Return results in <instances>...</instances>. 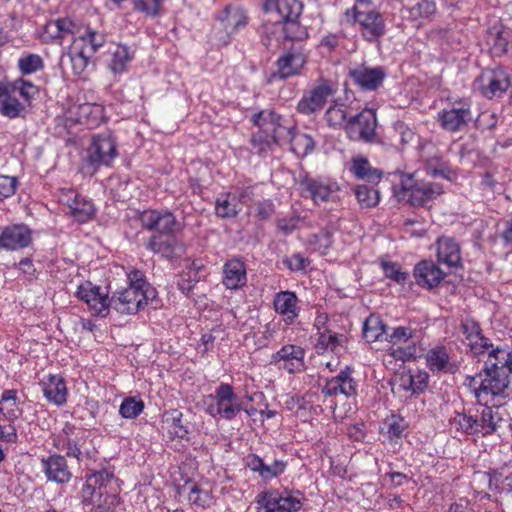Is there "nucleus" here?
<instances>
[{"instance_id":"11","label":"nucleus","mask_w":512,"mask_h":512,"mask_svg":"<svg viewBox=\"0 0 512 512\" xmlns=\"http://www.w3.org/2000/svg\"><path fill=\"white\" fill-rule=\"evenodd\" d=\"M76 294L98 316H107L109 309L112 308V296L109 297L107 293H103L100 287L94 286L90 281L79 285Z\"/></svg>"},{"instance_id":"5","label":"nucleus","mask_w":512,"mask_h":512,"mask_svg":"<svg viewBox=\"0 0 512 512\" xmlns=\"http://www.w3.org/2000/svg\"><path fill=\"white\" fill-rule=\"evenodd\" d=\"M256 512H298L306 500L303 493L296 491L268 490L257 497Z\"/></svg>"},{"instance_id":"61","label":"nucleus","mask_w":512,"mask_h":512,"mask_svg":"<svg viewBox=\"0 0 512 512\" xmlns=\"http://www.w3.org/2000/svg\"><path fill=\"white\" fill-rule=\"evenodd\" d=\"M382 268L385 276L398 284H403L408 278V273L402 271L401 267L395 262L384 261L382 262Z\"/></svg>"},{"instance_id":"57","label":"nucleus","mask_w":512,"mask_h":512,"mask_svg":"<svg viewBox=\"0 0 512 512\" xmlns=\"http://www.w3.org/2000/svg\"><path fill=\"white\" fill-rule=\"evenodd\" d=\"M422 352L423 349L415 342H413L406 347H397L392 349L391 355L394 358L405 362L416 359L421 355Z\"/></svg>"},{"instance_id":"31","label":"nucleus","mask_w":512,"mask_h":512,"mask_svg":"<svg viewBox=\"0 0 512 512\" xmlns=\"http://www.w3.org/2000/svg\"><path fill=\"white\" fill-rule=\"evenodd\" d=\"M176 246L177 241L173 235H153L146 245L149 250L161 254L168 260L177 256Z\"/></svg>"},{"instance_id":"23","label":"nucleus","mask_w":512,"mask_h":512,"mask_svg":"<svg viewBox=\"0 0 512 512\" xmlns=\"http://www.w3.org/2000/svg\"><path fill=\"white\" fill-rule=\"evenodd\" d=\"M438 262L449 268L461 267L462 257L459 244L453 238L442 237L437 241Z\"/></svg>"},{"instance_id":"2","label":"nucleus","mask_w":512,"mask_h":512,"mask_svg":"<svg viewBox=\"0 0 512 512\" xmlns=\"http://www.w3.org/2000/svg\"><path fill=\"white\" fill-rule=\"evenodd\" d=\"M345 17L370 44L379 43L386 34L385 18L373 0H356L353 7L345 11Z\"/></svg>"},{"instance_id":"48","label":"nucleus","mask_w":512,"mask_h":512,"mask_svg":"<svg viewBox=\"0 0 512 512\" xmlns=\"http://www.w3.org/2000/svg\"><path fill=\"white\" fill-rule=\"evenodd\" d=\"M131 60L128 47L118 45L112 52V59L109 63L110 70L115 73H123L127 69V65Z\"/></svg>"},{"instance_id":"43","label":"nucleus","mask_w":512,"mask_h":512,"mask_svg":"<svg viewBox=\"0 0 512 512\" xmlns=\"http://www.w3.org/2000/svg\"><path fill=\"white\" fill-rule=\"evenodd\" d=\"M282 26H277L279 29H283V37L291 41H304L308 38V31L303 26L299 18H292L281 22Z\"/></svg>"},{"instance_id":"25","label":"nucleus","mask_w":512,"mask_h":512,"mask_svg":"<svg viewBox=\"0 0 512 512\" xmlns=\"http://www.w3.org/2000/svg\"><path fill=\"white\" fill-rule=\"evenodd\" d=\"M298 298L294 292L281 291L274 297L275 311L285 317V322L291 324L298 317Z\"/></svg>"},{"instance_id":"37","label":"nucleus","mask_w":512,"mask_h":512,"mask_svg":"<svg viewBox=\"0 0 512 512\" xmlns=\"http://www.w3.org/2000/svg\"><path fill=\"white\" fill-rule=\"evenodd\" d=\"M387 332L388 326L377 315L371 314L364 322L363 335L368 342L384 341Z\"/></svg>"},{"instance_id":"47","label":"nucleus","mask_w":512,"mask_h":512,"mask_svg":"<svg viewBox=\"0 0 512 512\" xmlns=\"http://www.w3.org/2000/svg\"><path fill=\"white\" fill-rule=\"evenodd\" d=\"M274 131L275 130H257L252 134L251 144L258 153L271 149L272 146L277 143L276 136L273 133Z\"/></svg>"},{"instance_id":"12","label":"nucleus","mask_w":512,"mask_h":512,"mask_svg":"<svg viewBox=\"0 0 512 512\" xmlns=\"http://www.w3.org/2000/svg\"><path fill=\"white\" fill-rule=\"evenodd\" d=\"M140 222L148 230L157 232L156 235H175L179 223L175 216L168 211L147 210L141 213Z\"/></svg>"},{"instance_id":"63","label":"nucleus","mask_w":512,"mask_h":512,"mask_svg":"<svg viewBox=\"0 0 512 512\" xmlns=\"http://www.w3.org/2000/svg\"><path fill=\"white\" fill-rule=\"evenodd\" d=\"M18 187V179L14 176L0 175V201L15 194Z\"/></svg>"},{"instance_id":"51","label":"nucleus","mask_w":512,"mask_h":512,"mask_svg":"<svg viewBox=\"0 0 512 512\" xmlns=\"http://www.w3.org/2000/svg\"><path fill=\"white\" fill-rule=\"evenodd\" d=\"M144 402L135 397L125 398L119 408V414L125 419H134L144 410Z\"/></svg>"},{"instance_id":"56","label":"nucleus","mask_w":512,"mask_h":512,"mask_svg":"<svg viewBox=\"0 0 512 512\" xmlns=\"http://www.w3.org/2000/svg\"><path fill=\"white\" fill-rule=\"evenodd\" d=\"M349 124L357 125L359 128H375L377 119L375 110L366 108L354 117H351Z\"/></svg>"},{"instance_id":"62","label":"nucleus","mask_w":512,"mask_h":512,"mask_svg":"<svg viewBox=\"0 0 512 512\" xmlns=\"http://www.w3.org/2000/svg\"><path fill=\"white\" fill-rule=\"evenodd\" d=\"M91 55L84 54L83 51L71 50L70 59L73 67V71L76 75H81L87 68Z\"/></svg>"},{"instance_id":"44","label":"nucleus","mask_w":512,"mask_h":512,"mask_svg":"<svg viewBox=\"0 0 512 512\" xmlns=\"http://www.w3.org/2000/svg\"><path fill=\"white\" fill-rule=\"evenodd\" d=\"M263 25L260 28V35L262 43L266 48L273 46V42L276 44L279 42L280 36L283 35V29H279L277 26H282L281 22L273 19L267 21V18L263 20Z\"/></svg>"},{"instance_id":"27","label":"nucleus","mask_w":512,"mask_h":512,"mask_svg":"<svg viewBox=\"0 0 512 512\" xmlns=\"http://www.w3.org/2000/svg\"><path fill=\"white\" fill-rule=\"evenodd\" d=\"M0 113L11 119L21 117L25 113V107L16 98L13 88L5 83H0Z\"/></svg>"},{"instance_id":"1","label":"nucleus","mask_w":512,"mask_h":512,"mask_svg":"<svg viewBox=\"0 0 512 512\" xmlns=\"http://www.w3.org/2000/svg\"><path fill=\"white\" fill-rule=\"evenodd\" d=\"M483 371L485 378L476 393L479 403L484 395L497 396L508 388L512 374V347L508 344L493 346L488 353Z\"/></svg>"},{"instance_id":"53","label":"nucleus","mask_w":512,"mask_h":512,"mask_svg":"<svg viewBox=\"0 0 512 512\" xmlns=\"http://www.w3.org/2000/svg\"><path fill=\"white\" fill-rule=\"evenodd\" d=\"M5 84L11 86L13 93L19 94L26 102H30L31 99L39 93L37 86L23 79H17L14 82H6Z\"/></svg>"},{"instance_id":"38","label":"nucleus","mask_w":512,"mask_h":512,"mask_svg":"<svg viewBox=\"0 0 512 512\" xmlns=\"http://www.w3.org/2000/svg\"><path fill=\"white\" fill-rule=\"evenodd\" d=\"M501 420L498 407L484 405L478 417L480 435L487 436L495 432Z\"/></svg>"},{"instance_id":"34","label":"nucleus","mask_w":512,"mask_h":512,"mask_svg":"<svg viewBox=\"0 0 512 512\" xmlns=\"http://www.w3.org/2000/svg\"><path fill=\"white\" fill-rule=\"evenodd\" d=\"M440 121L444 128H461L472 121V115L468 108L453 107L440 114Z\"/></svg>"},{"instance_id":"32","label":"nucleus","mask_w":512,"mask_h":512,"mask_svg":"<svg viewBox=\"0 0 512 512\" xmlns=\"http://www.w3.org/2000/svg\"><path fill=\"white\" fill-rule=\"evenodd\" d=\"M0 413L10 422H14L22 415L17 390L8 389L2 392L0 398Z\"/></svg>"},{"instance_id":"20","label":"nucleus","mask_w":512,"mask_h":512,"mask_svg":"<svg viewBox=\"0 0 512 512\" xmlns=\"http://www.w3.org/2000/svg\"><path fill=\"white\" fill-rule=\"evenodd\" d=\"M416 283L427 289L438 286L445 277V273L431 260H422L414 268Z\"/></svg>"},{"instance_id":"22","label":"nucleus","mask_w":512,"mask_h":512,"mask_svg":"<svg viewBox=\"0 0 512 512\" xmlns=\"http://www.w3.org/2000/svg\"><path fill=\"white\" fill-rule=\"evenodd\" d=\"M105 41V36L102 33L91 28H85L82 32L80 28L79 33L73 38L72 48L93 56L105 44Z\"/></svg>"},{"instance_id":"13","label":"nucleus","mask_w":512,"mask_h":512,"mask_svg":"<svg viewBox=\"0 0 512 512\" xmlns=\"http://www.w3.org/2000/svg\"><path fill=\"white\" fill-rule=\"evenodd\" d=\"M305 351L302 347L287 344L271 356V364L288 373H298L305 369Z\"/></svg>"},{"instance_id":"54","label":"nucleus","mask_w":512,"mask_h":512,"mask_svg":"<svg viewBox=\"0 0 512 512\" xmlns=\"http://www.w3.org/2000/svg\"><path fill=\"white\" fill-rule=\"evenodd\" d=\"M281 121L282 117L272 110H262L252 117L253 124L259 128L269 126L271 128H279L282 125Z\"/></svg>"},{"instance_id":"29","label":"nucleus","mask_w":512,"mask_h":512,"mask_svg":"<svg viewBox=\"0 0 512 512\" xmlns=\"http://www.w3.org/2000/svg\"><path fill=\"white\" fill-rule=\"evenodd\" d=\"M78 435L66 439H53V446L66 453V456L80 460L82 450L86 445L88 434L86 431H79Z\"/></svg>"},{"instance_id":"7","label":"nucleus","mask_w":512,"mask_h":512,"mask_svg":"<svg viewBox=\"0 0 512 512\" xmlns=\"http://www.w3.org/2000/svg\"><path fill=\"white\" fill-rule=\"evenodd\" d=\"M210 398L213 402L207 406L206 411L212 417L219 416L225 420H232L243 409L230 384L221 383L216 388L215 395Z\"/></svg>"},{"instance_id":"17","label":"nucleus","mask_w":512,"mask_h":512,"mask_svg":"<svg viewBox=\"0 0 512 512\" xmlns=\"http://www.w3.org/2000/svg\"><path fill=\"white\" fill-rule=\"evenodd\" d=\"M32 243V231L25 224H15L5 227L0 234V248L19 250Z\"/></svg>"},{"instance_id":"35","label":"nucleus","mask_w":512,"mask_h":512,"mask_svg":"<svg viewBox=\"0 0 512 512\" xmlns=\"http://www.w3.org/2000/svg\"><path fill=\"white\" fill-rule=\"evenodd\" d=\"M163 422L167 425L170 435L180 439H188L190 431L188 426L183 423L181 411L177 409L166 411L163 415Z\"/></svg>"},{"instance_id":"26","label":"nucleus","mask_w":512,"mask_h":512,"mask_svg":"<svg viewBox=\"0 0 512 512\" xmlns=\"http://www.w3.org/2000/svg\"><path fill=\"white\" fill-rule=\"evenodd\" d=\"M323 319L324 320H322V317H318L315 323V326L318 330V339L315 343V349L318 354L324 353L327 350L334 352L338 347L343 346V344L347 341V338L344 334L335 333L328 329L320 331V325H324L326 317Z\"/></svg>"},{"instance_id":"49","label":"nucleus","mask_w":512,"mask_h":512,"mask_svg":"<svg viewBox=\"0 0 512 512\" xmlns=\"http://www.w3.org/2000/svg\"><path fill=\"white\" fill-rule=\"evenodd\" d=\"M355 196L360 205L364 208L374 207L380 200L379 191L367 185H358L355 188Z\"/></svg>"},{"instance_id":"33","label":"nucleus","mask_w":512,"mask_h":512,"mask_svg":"<svg viewBox=\"0 0 512 512\" xmlns=\"http://www.w3.org/2000/svg\"><path fill=\"white\" fill-rule=\"evenodd\" d=\"M67 196H72L70 214L79 223H84L91 219L94 214V206L91 201L82 197L74 190H67Z\"/></svg>"},{"instance_id":"4","label":"nucleus","mask_w":512,"mask_h":512,"mask_svg":"<svg viewBox=\"0 0 512 512\" xmlns=\"http://www.w3.org/2000/svg\"><path fill=\"white\" fill-rule=\"evenodd\" d=\"M117 145L110 133L94 135L82 154V172L93 176L102 166H110L117 158Z\"/></svg>"},{"instance_id":"36","label":"nucleus","mask_w":512,"mask_h":512,"mask_svg":"<svg viewBox=\"0 0 512 512\" xmlns=\"http://www.w3.org/2000/svg\"><path fill=\"white\" fill-rule=\"evenodd\" d=\"M451 427L464 435H480L478 416L470 412L456 413L450 420Z\"/></svg>"},{"instance_id":"55","label":"nucleus","mask_w":512,"mask_h":512,"mask_svg":"<svg viewBox=\"0 0 512 512\" xmlns=\"http://www.w3.org/2000/svg\"><path fill=\"white\" fill-rule=\"evenodd\" d=\"M413 332L414 331L410 327H388V332L384 337V341H387L393 345L405 343L413 338Z\"/></svg>"},{"instance_id":"9","label":"nucleus","mask_w":512,"mask_h":512,"mask_svg":"<svg viewBox=\"0 0 512 512\" xmlns=\"http://www.w3.org/2000/svg\"><path fill=\"white\" fill-rule=\"evenodd\" d=\"M150 296L140 286H129L112 295V309L121 314H135L147 305Z\"/></svg>"},{"instance_id":"8","label":"nucleus","mask_w":512,"mask_h":512,"mask_svg":"<svg viewBox=\"0 0 512 512\" xmlns=\"http://www.w3.org/2000/svg\"><path fill=\"white\" fill-rule=\"evenodd\" d=\"M474 86L488 99L501 97L511 86L508 73L502 69L485 70L475 80Z\"/></svg>"},{"instance_id":"46","label":"nucleus","mask_w":512,"mask_h":512,"mask_svg":"<svg viewBox=\"0 0 512 512\" xmlns=\"http://www.w3.org/2000/svg\"><path fill=\"white\" fill-rule=\"evenodd\" d=\"M303 186L305 192L309 194L315 203L327 201L332 192L329 185L314 179L305 180Z\"/></svg>"},{"instance_id":"6","label":"nucleus","mask_w":512,"mask_h":512,"mask_svg":"<svg viewBox=\"0 0 512 512\" xmlns=\"http://www.w3.org/2000/svg\"><path fill=\"white\" fill-rule=\"evenodd\" d=\"M338 83L327 78H318L309 90L303 93L298 102L297 110L303 114H311L320 111L328 103V100L338 92Z\"/></svg>"},{"instance_id":"24","label":"nucleus","mask_w":512,"mask_h":512,"mask_svg":"<svg viewBox=\"0 0 512 512\" xmlns=\"http://www.w3.org/2000/svg\"><path fill=\"white\" fill-rule=\"evenodd\" d=\"M223 285L227 289H239L247 282L246 267L238 258L227 261L223 266Z\"/></svg>"},{"instance_id":"18","label":"nucleus","mask_w":512,"mask_h":512,"mask_svg":"<svg viewBox=\"0 0 512 512\" xmlns=\"http://www.w3.org/2000/svg\"><path fill=\"white\" fill-rule=\"evenodd\" d=\"M321 392L329 397L339 394L346 397L355 396L357 393V383L352 377V369L346 366L337 376L328 379Z\"/></svg>"},{"instance_id":"21","label":"nucleus","mask_w":512,"mask_h":512,"mask_svg":"<svg viewBox=\"0 0 512 512\" xmlns=\"http://www.w3.org/2000/svg\"><path fill=\"white\" fill-rule=\"evenodd\" d=\"M39 386L50 403L57 406H62L66 403L68 390L63 377L50 374L39 382Z\"/></svg>"},{"instance_id":"14","label":"nucleus","mask_w":512,"mask_h":512,"mask_svg":"<svg viewBox=\"0 0 512 512\" xmlns=\"http://www.w3.org/2000/svg\"><path fill=\"white\" fill-rule=\"evenodd\" d=\"M246 467L264 480L269 481L282 475L286 468L287 462L281 459H270L269 457H260L257 454H249L245 458Z\"/></svg>"},{"instance_id":"15","label":"nucleus","mask_w":512,"mask_h":512,"mask_svg":"<svg viewBox=\"0 0 512 512\" xmlns=\"http://www.w3.org/2000/svg\"><path fill=\"white\" fill-rule=\"evenodd\" d=\"M263 10L267 21L275 19L283 22L292 18H300L303 4L300 0H266Z\"/></svg>"},{"instance_id":"41","label":"nucleus","mask_w":512,"mask_h":512,"mask_svg":"<svg viewBox=\"0 0 512 512\" xmlns=\"http://www.w3.org/2000/svg\"><path fill=\"white\" fill-rule=\"evenodd\" d=\"M428 378V374L421 371L416 374H402L400 376V387L406 391H411L413 394H420L426 389Z\"/></svg>"},{"instance_id":"39","label":"nucleus","mask_w":512,"mask_h":512,"mask_svg":"<svg viewBox=\"0 0 512 512\" xmlns=\"http://www.w3.org/2000/svg\"><path fill=\"white\" fill-rule=\"evenodd\" d=\"M512 36V31L503 27H492L488 31V43L494 55L502 56Z\"/></svg>"},{"instance_id":"58","label":"nucleus","mask_w":512,"mask_h":512,"mask_svg":"<svg viewBox=\"0 0 512 512\" xmlns=\"http://www.w3.org/2000/svg\"><path fill=\"white\" fill-rule=\"evenodd\" d=\"M348 136L351 140L362 141L368 144H387L378 135L376 130H348Z\"/></svg>"},{"instance_id":"40","label":"nucleus","mask_w":512,"mask_h":512,"mask_svg":"<svg viewBox=\"0 0 512 512\" xmlns=\"http://www.w3.org/2000/svg\"><path fill=\"white\" fill-rule=\"evenodd\" d=\"M350 170L357 178L366 180L373 184L378 183L382 177V173L379 170L372 168L369 161L362 157L353 159Z\"/></svg>"},{"instance_id":"60","label":"nucleus","mask_w":512,"mask_h":512,"mask_svg":"<svg viewBox=\"0 0 512 512\" xmlns=\"http://www.w3.org/2000/svg\"><path fill=\"white\" fill-rule=\"evenodd\" d=\"M325 119L329 127L341 128L346 123V113L342 107L334 105L326 111Z\"/></svg>"},{"instance_id":"3","label":"nucleus","mask_w":512,"mask_h":512,"mask_svg":"<svg viewBox=\"0 0 512 512\" xmlns=\"http://www.w3.org/2000/svg\"><path fill=\"white\" fill-rule=\"evenodd\" d=\"M400 175L398 186H394V193L401 201H406L414 207H424L434 201L443 193V187L436 182L418 180L415 173L396 171Z\"/></svg>"},{"instance_id":"45","label":"nucleus","mask_w":512,"mask_h":512,"mask_svg":"<svg viewBox=\"0 0 512 512\" xmlns=\"http://www.w3.org/2000/svg\"><path fill=\"white\" fill-rule=\"evenodd\" d=\"M234 200L235 196L231 198L230 194L220 195L215 202L216 215L221 218L235 217L240 211V208Z\"/></svg>"},{"instance_id":"59","label":"nucleus","mask_w":512,"mask_h":512,"mask_svg":"<svg viewBox=\"0 0 512 512\" xmlns=\"http://www.w3.org/2000/svg\"><path fill=\"white\" fill-rule=\"evenodd\" d=\"M186 485H190L188 493V501L199 507H205L210 501V495L207 491L202 490L198 484L188 481Z\"/></svg>"},{"instance_id":"16","label":"nucleus","mask_w":512,"mask_h":512,"mask_svg":"<svg viewBox=\"0 0 512 512\" xmlns=\"http://www.w3.org/2000/svg\"><path fill=\"white\" fill-rule=\"evenodd\" d=\"M353 82L363 91H375L383 83L386 72L381 66L367 67L360 65L349 71Z\"/></svg>"},{"instance_id":"52","label":"nucleus","mask_w":512,"mask_h":512,"mask_svg":"<svg viewBox=\"0 0 512 512\" xmlns=\"http://www.w3.org/2000/svg\"><path fill=\"white\" fill-rule=\"evenodd\" d=\"M162 8L163 0H133V9L147 17H158Z\"/></svg>"},{"instance_id":"42","label":"nucleus","mask_w":512,"mask_h":512,"mask_svg":"<svg viewBox=\"0 0 512 512\" xmlns=\"http://www.w3.org/2000/svg\"><path fill=\"white\" fill-rule=\"evenodd\" d=\"M291 132V150L299 157H305L314 149V140L308 134L301 133L299 130H290Z\"/></svg>"},{"instance_id":"28","label":"nucleus","mask_w":512,"mask_h":512,"mask_svg":"<svg viewBox=\"0 0 512 512\" xmlns=\"http://www.w3.org/2000/svg\"><path fill=\"white\" fill-rule=\"evenodd\" d=\"M426 363L433 373H454L457 370V366L450 362L448 351L444 346H436L430 349L426 354Z\"/></svg>"},{"instance_id":"19","label":"nucleus","mask_w":512,"mask_h":512,"mask_svg":"<svg viewBox=\"0 0 512 512\" xmlns=\"http://www.w3.org/2000/svg\"><path fill=\"white\" fill-rule=\"evenodd\" d=\"M41 463L45 476L49 481L64 484L72 477L67 461L62 455H50L47 458H43Z\"/></svg>"},{"instance_id":"50","label":"nucleus","mask_w":512,"mask_h":512,"mask_svg":"<svg viewBox=\"0 0 512 512\" xmlns=\"http://www.w3.org/2000/svg\"><path fill=\"white\" fill-rule=\"evenodd\" d=\"M44 68V61L41 56L37 54H27L19 58L18 69L22 75H29L36 73Z\"/></svg>"},{"instance_id":"30","label":"nucleus","mask_w":512,"mask_h":512,"mask_svg":"<svg viewBox=\"0 0 512 512\" xmlns=\"http://www.w3.org/2000/svg\"><path fill=\"white\" fill-rule=\"evenodd\" d=\"M220 20L228 37L235 34L248 23V18L244 10L232 7H226L224 9L220 16Z\"/></svg>"},{"instance_id":"64","label":"nucleus","mask_w":512,"mask_h":512,"mask_svg":"<svg viewBox=\"0 0 512 512\" xmlns=\"http://www.w3.org/2000/svg\"><path fill=\"white\" fill-rule=\"evenodd\" d=\"M61 38L72 35L73 38L79 33L80 26L70 18H59L56 20Z\"/></svg>"},{"instance_id":"10","label":"nucleus","mask_w":512,"mask_h":512,"mask_svg":"<svg viewBox=\"0 0 512 512\" xmlns=\"http://www.w3.org/2000/svg\"><path fill=\"white\" fill-rule=\"evenodd\" d=\"M307 63V55L302 47H292L276 61L277 70L270 76V81L274 79L285 80L299 75Z\"/></svg>"}]
</instances>
